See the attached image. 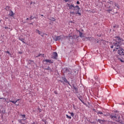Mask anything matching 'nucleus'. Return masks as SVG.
<instances>
[{"mask_svg": "<svg viewBox=\"0 0 124 124\" xmlns=\"http://www.w3.org/2000/svg\"><path fill=\"white\" fill-rule=\"evenodd\" d=\"M113 40L116 41V43H113V45L115 46V49H120V48H121V45H122V43L124 42V40L121 38V37L119 36L115 37Z\"/></svg>", "mask_w": 124, "mask_h": 124, "instance_id": "nucleus-1", "label": "nucleus"}, {"mask_svg": "<svg viewBox=\"0 0 124 124\" xmlns=\"http://www.w3.org/2000/svg\"><path fill=\"white\" fill-rule=\"evenodd\" d=\"M109 118L115 122H117V123L124 124L123 120L120 119H121V116H120V115L118 114H115V115H110Z\"/></svg>", "mask_w": 124, "mask_h": 124, "instance_id": "nucleus-2", "label": "nucleus"}, {"mask_svg": "<svg viewBox=\"0 0 124 124\" xmlns=\"http://www.w3.org/2000/svg\"><path fill=\"white\" fill-rule=\"evenodd\" d=\"M117 58L118 60H120L121 62H124V61L122 60L124 57V49L122 48L118 51Z\"/></svg>", "mask_w": 124, "mask_h": 124, "instance_id": "nucleus-3", "label": "nucleus"}, {"mask_svg": "<svg viewBox=\"0 0 124 124\" xmlns=\"http://www.w3.org/2000/svg\"><path fill=\"white\" fill-rule=\"evenodd\" d=\"M80 11V7H79V6L77 5L75 6V9L74 11H70V15H74L75 14H78L79 16H81V13H79V11Z\"/></svg>", "mask_w": 124, "mask_h": 124, "instance_id": "nucleus-4", "label": "nucleus"}, {"mask_svg": "<svg viewBox=\"0 0 124 124\" xmlns=\"http://www.w3.org/2000/svg\"><path fill=\"white\" fill-rule=\"evenodd\" d=\"M20 116H21V118H22L23 119H19L18 120V122L20 124H24V122H25V121H26V120H27V118L26 117V115H25V114H23V115L21 114Z\"/></svg>", "mask_w": 124, "mask_h": 124, "instance_id": "nucleus-5", "label": "nucleus"}, {"mask_svg": "<svg viewBox=\"0 0 124 124\" xmlns=\"http://www.w3.org/2000/svg\"><path fill=\"white\" fill-rule=\"evenodd\" d=\"M54 39L55 41H62V39H63V36L61 35L55 37Z\"/></svg>", "mask_w": 124, "mask_h": 124, "instance_id": "nucleus-6", "label": "nucleus"}, {"mask_svg": "<svg viewBox=\"0 0 124 124\" xmlns=\"http://www.w3.org/2000/svg\"><path fill=\"white\" fill-rule=\"evenodd\" d=\"M51 58L53 60H58V53L57 52H54Z\"/></svg>", "mask_w": 124, "mask_h": 124, "instance_id": "nucleus-7", "label": "nucleus"}, {"mask_svg": "<svg viewBox=\"0 0 124 124\" xmlns=\"http://www.w3.org/2000/svg\"><path fill=\"white\" fill-rule=\"evenodd\" d=\"M74 9H75V6L73 4H71V5H69V10L70 11H74Z\"/></svg>", "mask_w": 124, "mask_h": 124, "instance_id": "nucleus-8", "label": "nucleus"}, {"mask_svg": "<svg viewBox=\"0 0 124 124\" xmlns=\"http://www.w3.org/2000/svg\"><path fill=\"white\" fill-rule=\"evenodd\" d=\"M44 62H49V63H53V62L51 60L46 59L44 60Z\"/></svg>", "mask_w": 124, "mask_h": 124, "instance_id": "nucleus-9", "label": "nucleus"}, {"mask_svg": "<svg viewBox=\"0 0 124 124\" xmlns=\"http://www.w3.org/2000/svg\"><path fill=\"white\" fill-rule=\"evenodd\" d=\"M73 89L74 90L75 93H78V89H77L74 85L73 86Z\"/></svg>", "mask_w": 124, "mask_h": 124, "instance_id": "nucleus-10", "label": "nucleus"}, {"mask_svg": "<svg viewBox=\"0 0 124 124\" xmlns=\"http://www.w3.org/2000/svg\"><path fill=\"white\" fill-rule=\"evenodd\" d=\"M36 32H37V33H38L39 34H41V35L43 37L44 34H43L42 32L39 31V30H36Z\"/></svg>", "mask_w": 124, "mask_h": 124, "instance_id": "nucleus-11", "label": "nucleus"}, {"mask_svg": "<svg viewBox=\"0 0 124 124\" xmlns=\"http://www.w3.org/2000/svg\"><path fill=\"white\" fill-rule=\"evenodd\" d=\"M14 13H13V11H12L11 10L10 11V13L9 14V16H10V17H13L14 16Z\"/></svg>", "mask_w": 124, "mask_h": 124, "instance_id": "nucleus-12", "label": "nucleus"}, {"mask_svg": "<svg viewBox=\"0 0 124 124\" xmlns=\"http://www.w3.org/2000/svg\"><path fill=\"white\" fill-rule=\"evenodd\" d=\"M62 80H63L64 82H65V83H67V84H68V85H69V86H71V85H70V83H69V82H68V81H67V80L66 79V78H62Z\"/></svg>", "mask_w": 124, "mask_h": 124, "instance_id": "nucleus-13", "label": "nucleus"}, {"mask_svg": "<svg viewBox=\"0 0 124 124\" xmlns=\"http://www.w3.org/2000/svg\"><path fill=\"white\" fill-rule=\"evenodd\" d=\"M109 9L107 10V11H108V12H109V13H110V12L112 11V10H113V7L109 6Z\"/></svg>", "mask_w": 124, "mask_h": 124, "instance_id": "nucleus-14", "label": "nucleus"}, {"mask_svg": "<svg viewBox=\"0 0 124 124\" xmlns=\"http://www.w3.org/2000/svg\"><path fill=\"white\" fill-rule=\"evenodd\" d=\"M67 39L70 40V39H72L73 38V37L72 36H66L65 37Z\"/></svg>", "mask_w": 124, "mask_h": 124, "instance_id": "nucleus-15", "label": "nucleus"}, {"mask_svg": "<svg viewBox=\"0 0 124 124\" xmlns=\"http://www.w3.org/2000/svg\"><path fill=\"white\" fill-rule=\"evenodd\" d=\"M10 102H12V103H14V104H15L16 105H19V104H16L17 103V101H11V100H10Z\"/></svg>", "mask_w": 124, "mask_h": 124, "instance_id": "nucleus-16", "label": "nucleus"}, {"mask_svg": "<svg viewBox=\"0 0 124 124\" xmlns=\"http://www.w3.org/2000/svg\"><path fill=\"white\" fill-rule=\"evenodd\" d=\"M99 123H100V124H103V123H105V120H98Z\"/></svg>", "mask_w": 124, "mask_h": 124, "instance_id": "nucleus-17", "label": "nucleus"}, {"mask_svg": "<svg viewBox=\"0 0 124 124\" xmlns=\"http://www.w3.org/2000/svg\"><path fill=\"white\" fill-rule=\"evenodd\" d=\"M5 9H6V10H7V11H9V10H10H10H10V7H9V6H7L6 7Z\"/></svg>", "mask_w": 124, "mask_h": 124, "instance_id": "nucleus-18", "label": "nucleus"}, {"mask_svg": "<svg viewBox=\"0 0 124 124\" xmlns=\"http://www.w3.org/2000/svg\"><path fill=\"white\" fill-rule=\"evenodd\" d=\"M78 32L79 33V36L80 37H84V36L83 35V33L81 32V31H78Z\"/></svg>", "mask_w": 124, "mask_h": 124, "instance_id": "nucleus-19", "label": "nucleus"}, {"mask_svg": "<svg viewBox=\"0 0 124 124\" xmlns=\"http://www.w3.org/2000/svg\"><path fill=\"white\" fill-rule=\"evenodd\" d=\"M94 78L95 80H96V81L98 80V76H97V75L94 76Z\"/></svg>", "mask_w": 124, "mask_h": 124, "instance_id": "nucleus-20", "label": "nucleus"}, {"mask_svg": "<svg viewBox=\"0 0 124 124\" xmlns=\"http://www.w3.org/2000/svg\"><path fill=\"white\" fill-rule=\"evenodd\" d=\"M69 114H70L72 117H74V113L73 112H69Z\"/></svg>", "mask_w": 124, "mask_h": 124, "instance_id": "nucleus-21", "label": "nucleus"}, {"mask_svg": "<svg viewBox=\"0 0 124 124\" xmlns=\"http://www.w3.org/2000/svg\"><path fill=\"white\" fill-rule=\"evenodd\" d=\"M66 116L67 119H69L70 120H71V116H69L67 114H66Z\"/></svg>", "mask_w": 124, "mask_h": 124, "instance_id": "nucleus-22", "label": "nucleus"}, {"mask_svg": "<svg viewBox=\"0 0 124 124\" xmlns=\"http://www.w3.org/2000/svg\"><path fill=\"white\" fill-rule=\"evenodd\" d=\"M97 114H100L101 115V114H102V115H103V113H102L101 111H98L97 112Z\"/></svg>", "mask_w": 124, "mask_h": 124, "instance_id": "nucleus-23", "label": "nucleus"}, {"mask_svg": "<svg viewBox=\"0 0 124 124\" xmlns=\"http://www.w3.org/2000/svg\"><path fill=\"white\" fill-rule=\"evenodd\" d=\"M114 5H115V6H116L117 7V8H119V5H118V4L115 3Z\"/></svg>", "mask_w": 124, "mask_h": 124, "instance_id": "nucleus-24", "label": "nucleus"}, {"mask_svg": "<svg viewBox=\"0 0 124 124\" xmlns=\"http://www.w3.org/2000/svg\"><path fill=\"white\" fill-rule=\"evenodd\" d=\"M20 40H21V41H22L23 42V43H25V42L24 41V39L22 38V39H19Z\"/></svg>", "mask_w": 124, "mask_h": 124, "instance_id": "nucleus-25", "label": "nucleus"}, {"mask_svg": "<svg viewBox=\"0 0 124 124\" xmlns=\"http://www.w3.org/2000/svg\"><path fill=\"white\" fill-rule=\"evenodd\" d=\"M34 18H35V17H32V16H31V17H30V20H32V19H34Z\"/></svg>", "mask_w": 124, "mask_h": 124, "instance_id": "nucleus-26", "label": "nucleus"}, {"mask_svg": "<svg viewBox=\"0 0 124 124\" xmlns=\"http://www.w3.org/2000/svg\"><path fill=\"white\" fill-rule=\"evenodd\" d=\"M45 69H46V70H48L51 69V68H50V67L48 66L47 68H45Z\"/></svg>", "mask_w": 124, "mask_h": 124, "instance_id": "nucleus-27", "label": "nucleus"}, {"mask_svg": "<svg viewBox=\"0 0 124 124\" xmlns=\"http://www.w3.org/2000/svg\"><path fill=\"white\" fill-rule=\"evenodd\" d=\"M97 86V85H96V82H95L94 84V87H96Z\"/></svg>", "mask_w": 124, "mask_h": 124, "instance_id": "nucleus-28", "label": "nucleus"}, {"mask_svg": "<svg viewBox=\"0 0 124 124\" xmlns=\"http://www.w3.org/2000/svg\"><path fill=\"white\" fill-rule=\"evenodd\" d=\"M67 5H68V7H69V5H71V4H69V3H67Z\"/></svg>", "mask_w": 124, "mask_h": 124, "instance_id": "nucleus-29", "label": "nucleus"}, {"mask_svg": "<svg viewBox=\"0 0 124 124\" xmlns=\"http://www.w3.org/2000/svg\"><path fill=\"white\" fill-rule=\"evenodd\" d=\"M5 52L9 54V55H11V54H10V53H9V51H6Z\"/></svg>", "mask_w": 124, "mask_h": 124, "instance_id": "nucleus-30", "label": "nucleus"}, {"mask_svg": "<svg viewBox=\"0 0 124 124\" xmlns=\"http://www.w3.org/2000/svg\"><path fill=\"white\" fill-rule=\"evenodd\" d=\"M77 4H80V2H79V1H77Z\"/></svg>", "mask_w": 124, "mask_h": 124, "instance_id": "nucleus-31", "label": "nucleus"}, {"mask_svg": "<svg viewBox=\"0 0 124 124\" xmlns=\"http://www.w3.org/2000/svg\"><path fill=\"white\" fill-rule=\"evenodd\" d=\"M110 48H111V49H113V48H114V45H113V46H110Z\"/></svg>", "mask_w": 124, "mask_h": 124, "instance_id": "nucleus-32", "label": "nucleus"}, {"mask_svg": "<svg viewBox=\"0 0 124 124\" xmlns=\"http://www.w3.org/2000/svg\"><path fill=\"white\" fill-rule=\"evenodd\" d=\"M43 122L46 124V120H43Z\"/></svg>", "mask_w": 124, "mask_h": 124, "instance_id": "nucleus-33", "label": "nucleus"}, {"mask_svg": "<svg viewBox=\"0 0 124 124\" xmlns=\"http://www.w3.org/2000/svg\"><path fill=\"white\" fill-rule=\"evenodd\" d=\"M40 55H41V54H39V55H38V56H36V58H38V57H40Z\"/></svg>", "mask_w": 124, "mask_h": 124, "instance_id": "nucleus-34", "label": "nucleus"}, {"mask_svg": "<svg viewBox=\"0 0 124 124\" xmlns=\"http://www.w3.org/2000/svg\"><path fill=\"white\" fill-rule=\"evenodd\" d=\"M52 21H56V19L54 18H52Z\"/></svg>", "mask_w": 124, "mask_h": 124, "instance_id": "nucleus-35", "label": "nucleus"}, {"mask_svg": "<svg viewBox=\"0 0 124 124\" xmlns=\"http://www.w3.org/2000/svg\"><path fill=\"white\" fill-rule=\"evenodd\" d=\"M64 1H65V2H67V1H68V0H64Z\"/></svg>", "mask_w": 124, "mask_h": 124, "instance_id": "nucleus-36", "label": "nucleus"}, {"mask_svg": "<svg viewBox=\"0 0 124 124\" xmlns=\"http://www.w3.org/2000/svg\"><path fill=\"white\" fill-rule=\"evenodd\" d=\"M19 100H20V99H17V100H16V101H17V102H18V101H19Z\"/></svg>", "mask_w": 124, "mask_h": 124, "instance_id": "nucleus-37", "label": "nucleus"}, {"mask_svg": "<svg viewBox=\"0 0 124 124\" xmlns=\"http://www.w3.org/2000/svg\"><path fill=\"white\" fill-rule=\"evenodd\" d=\"M112 3H113V2L110 1V4H112Z\"/></svg>", "mask_w": 124, "mask_h": 124, "instance_id": "nucleus-38", "label": "nucleus"}, {"mask_svg": "<svg viewBox=\"0 0 124 124\" xmlns=\"http://www.w3.org/2000/svg\"><path fill=\"white\" fill-rule=\"evenodd\" d=\"M0 99H3V98H0Z\"/></svg>", "mask_w": 124, "mask_h": 124, "instance_id": "nucleus-39", "label": "nucleus"}, {"mask_svg": "<svg viewBox=\"0 0 124 124\" xmlns=\"http://www.w3.org/2000/svg\"><path fill=\"white\" fill-rule=\"evenodd\" d=\"M26 20H29V18H27L26 19Z\"/></svg>", "mask_w": 124, "mask_h": 124, "instance_id": "nucleus-40", "label": "nucleus"}, {"mask_svg": "<svg viewBox=\"0 0 124 124\" xmlns=\"http://www.w3.org/2000/svg\"><path fill=\"white\" fill-rule=\"evenodd\" d=\"M19 54H22V53L21 52H19Z\"/></svg>", "mask_w": 124, "mask_h": 124, "instance_id": "nucleus-41", "label": "nucleus"}, {"mask_svg": "<svg viewBox=\"0 0 124 124\" xmlns=\"http://www.w3.org/2000/svg\"><path fill=\"white\" fill-rule=\"evenodd\" d=\"M69 0L68 1H71V0Z\"/></svg>", "mask_w": 124, "mask_h": 124, "instance_id": "nucleus-42", "label": "nucleus"}, {"mask_svg": "<svg viewBox=\"0 0 124 124\" xmlns=\"http://www.w3.org/2000/svg\"><path fill=\"white\" fill-rule=\"evenodd\" d=\"M41 16H43V15H41Z\"/></svg>", "mask_w": 124, "mask_h": 124, "instance_id": "nucleus-43", "label": "nucleus"}, {"mask_svg": "<svg viewBox=\"0 0 124 124\" xmlns=\"http://www.w3.org/2000/svg\"><path fill=\"white\" fill-rule=\"evenodd\" d=\"M1 113V111L0 110V113Z\"/></svg>", "mask_w": 124, "mask_h": 124, "instance_id": "nucleus-44", "label": "nucleus"}, {"mask_svg": "<svg viewBox=\"0 0 124 124\" xmlns=\"http://www.w3.org/2000/svg\"><path fill=\"white\" fill-rule=\"evenodd\" d=\"M113 28H115V26H114Z\"/></svg>", "mask_w": 124, "mask_h": 124, "instance_id": "nucleus-45", "label": "nucleus"}, {"mask_svg": "<svg viewBox=\"0 0 124 124\" xmlns=\"http://www.w3.org/2000/svg\"><path fill=\"white\" fill-rule=\"evenodd\" d=\"M1 22V20H0V22Z\"/></svg>", "mask_w": 124, "mask_h": 124, "instance_id": "nucleus-46", "label": "nucleus"}, {"mask_svg": "<svg viewBox=\"0 0 124 124\" xmlns=\"http://www.w3.org/2000/svg\"><path fill=\"white\" fill-rule=\"evenodd\" d=\"M115 49H113V51H115Z\"/></svg>", "mask_w": 124, "mask_h": 124, "instance_id": "nucleus-47", "label": "nucleus"}]
</instances>
